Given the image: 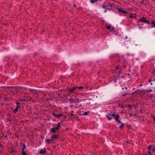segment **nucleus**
I'll return each instance as SVG.
<instances>
[{"instance_id": "1", "label": "nucleus", "mask_w": 155, "mask_h": 155, "mask_svg": "<svg viewBox=\"0 0 155 155\" xmlns=\"http://www.w3.org/2000/svg\"><path fill=\"white\" fill-rule=\"evenodd\" d=\"M111 117H114L116 121L119 124L121 123V121L119 120L120 117L118 115H116L114 113L112 114L111 115Z\"/></svg>"}, {"instance_id": "2", "label": "nucleus", "mask_w": 155, "mask_h": 155, "mask_svg": "<svg viewBox=\"0 0 155 155\" xmlns=\"http://www.w3.org/2000/svg\"><path fill=\"white\" fill-rule=\"evenodd\" d=\"M18 90V88L16 87H10L9 88V90L13 92L14 94H16Z\"/></svg>"}, {"instance_id": "3", "label": "nucleus", "mask_w": 155, "mask_h": 155, "mask_svg": "<svg viewBox=\"0 0 155 155\" xmlns=\"http://www.w3.org/2000/svg\"><path fill=\"white\" fill-rule=\"evenodd\" d=\"M146 18L144 17H142L141 18H140L139 19V20L142 22L144 23H147L148 24H150V22L149 21H147L146 20Z\"/></svg>"}, {"instance_id": "4", "label": "nucleus", "mask_w": 155, "mask_h": 155, "mask_svg": "<svg viewBox=\"0 0 155 155\" xmlns=\"http://www.w3.org/2000/svg\"><path fill=\"white\" fill-rule=\"evenodd\" d=\"M78 88V87L76 86L75 87H73L71 88H69L68 89L69 92L73 93L74 92V91Z\"/></svg>"}, {"instance_id": "5", "label": "nucleus", "mask_w": 155, "mask_h": 155, "mask_svg": "<svg viewBox=\"0 0 155 155\" xmlns=\"http://www.w3.org/2000/svg\"><path fill=\"white\" fill-rule=\"evenodd\" d=\"M52 114L54 115L55 117L57 118H59L63 116V114H56L54 113H52Z\"/></svg>"}, {"instance_id": "6", "label": "nucleus", "mask_w": 155, "mask_h": 155, "mask_svg": "<svg viewBox=\"0 0 155 155\" xmlns=\"http://www.w3.org/2000/svg\"><path fill=\"white\" fill-rule=\"evenodd\" d=\"M118 11L119 12H120L121 13H123L124 14H126L127 13V12L125 11V10H123V8H119L117 9Z\"/></svg>"}, {"instance_id": "7", "label": "nucleus", "mask_w": 155, "mask_h": 155, "mask_svg": "<svg viewBox=\"0 0 155 155\" xmlns=\"http://www.w3.org/2000/svg\"><path fill=\"white\" fill-rule=\"evenodd\" d=\"M58 138V136L56 135H52L51 137V141H54L56 139H57Z\"/></svg>"}, {"instance_id": "8", "label": "nucleus", "mask_w": 155, "mask_h": 155, "mask_svg": "<svg viewBox=\"0 0 155 155\" xmlns=\"http://www.w3.org/2000/svg\"><path fill=\"white\" fill-rule=\"evenodd\" d=\"M51 131L50 132V134L55 133L56 132V130L55 129L54 127H53L50 129Z\"/></svg>"}, {"instance_id": "9", "label": "nucleus", "mask_w": 155, "mask_h": 155, "mask_svg": "<svg viewBox=\"0 0 155 155\" xmlns=\"http://www.w3.org/2000/svg\"><path fill=\"white\" fill-rule=\"evenodd\" d=\"M20 108V106H17L15 109L13 110V112L16 113L18 110V109Z\"/></svg>"}, {"instance_id": "10", "label": "nucleus", "mask_w": 155, "mask_h": 155, "mask_svg": "<svg viewBox=\"0 0 155 155\" xmlns=\"http://www.w3.org/2000/svg\"><path fill=\"white\" fill-rule=\"evenodd\" d=\"M68 100L70 102H71V103L76 102V100L71 98L68 99Z\"/></svg>"}, {"instance_id": "11", "label": "nucleus", "mask_w": 155, "mask_h": 155, "mask_svg": "<svg viewBox=\"0 0 155 155\" xmlns=\"http://www.w3.org/2000/svg\"><path fill=\"white\" fill-rule=\"evenodd\" d=\"M106 117L109 120H111L112 117L111 116L110 114H108L106 115Z\"/></svg>"}, {"instance_id": "12", "label": "nucleus", "mask_w": 155, "mask_h": 155, "mask_svg": "<svg viewBox=\"0 0 155 155\" xmlns=\"http://www.w3.org/2000/svg\"><path fill=\"white\" fill-rule=\"evenodd\" d=\"M46 152V151L45 149H42L40 151L39 153L40 154H43L44 153Z\"/></svg>"}, {"instance_id": "13", "label": "nucleus", "mask_w": 155, "mask_h": 155, "mask_svg": "<svg viewBox=\"0 0 155 155\" xmlns=\"http://www.w3.org/2000/svg\"><path fill=\"white\" fill-rule=\"evenodd\" d=\"M61 123H58L57 127H54L55 129H56V130H58L61 127Z\"/></svg>"}, {"instance_id": "14", "label": "nucleus", "mask_w": 155, "mask_h": 155, "mask_svg": "<svg viewBox=\"0 0 155 155\" xmlns=\"http://www.w3.org/2000/svg\"><path fill=\"white\" fill-rule=\"evenodd\" d=\"M135 93H139L140 94H141L142 93V90H138L137 91H136Z\"/></svg>"}, {"instance_id": "15", "label": "nucleus", "mask_w": 155, "mask_h": 155, "mask_svg": "<svg viewBox=\"0 0 155 155\" xmlns=\"http://www.w3.org/2000/svg\"><path fill=\"white\" fill-rule=\"evenodd\" d=\"M51 141H51V139H47L46 140L45 142H47L49 144L50 143H51Z\"/></svg>"}, {"instance_id": "16", "label": "nucleus", "mask_w": 155, "mask_h": 155, "mask_svg": "<svg viewBox=\"0 0 155 155\" xmlns=\"http://www.w3.org/2000/svg\"><path fill=\"white\" fill-rule=\"evenodd\" d=\"M22 150L24 151V150L26 148V146L25 144H24L22 145Z\"/></svg>"}, {"instance_id": "17", "label": "nucleus", "mask_w": 155, "mask_h": 155, "mask_svg": "<svg viewBox=\"0 0 155 155\" xmlns=\"http://www.w3.org/2000/svg\"><path fill=\"white\" fill-rule=\"evenodd\" d=\"M148 91V90L147 89L146 90L143 89L142 90V93H146Z\"/></svg>"}, {"instance_id": "18", "label": "nucleus", "mask_w": 155, "mask_h": 155, "mask_svg": "<svg viewBox=\"0 0 155 155\" xmlns=\"http://www.w3.org/2000/svg\"><path fill=\"white\" fill-rule=\"evenodd\" d=\"M89 113V112H85L82 114V115L84 116H85L87 115V114Z\"/></svg>"}, {"instance_id": "19", "label": "nucleus", "mask_w": 155, "mask_h": 155, "mask_svg": "<svg viewBox=\"0 0 155 155\" xmlns=\"http://www.w3.org/2000/svg\"><path fill=\"white\" fill-rule=\"evenodd\" d=\"M136 16L135 15H130L129 16V18H132L133 19H134L135 18H136Z\"/></svg>"}, {"instance_id": "20", "label": "nucleus", "mask_w": 155, "mask_h": 155, "mask_svg": "<svg viewBox=\"0 0 155 155\" xmlns=\"http://www.w3.org/2000/svg\"><path fill=\"white\" fill-rule=\"evenodd\" d=\"M22 154L23 155H27V154L26 153V152L23 150L22 151Z\"/></svg>"}, {"instance_id": "21", "label": "nucleus", "mask_w": 155, "mask_h": 155, "mask_svg": "<svg viewBox=\"0 0 155 155\" xmlns=\"http://www.w3.org/2000/svg\"><path fill=\"white\" fill-rule=\"evenodd\" d=\"M97 0H91V2L92 3H94L96 1H97Z\"/></svg>"}, {"instance_id": "22", "label": "nucleus", "mask_w": 155, "mask_h": 155, "mask_svg": "<svg viewBox=\"0 0 155 155\" xmlns=\"http://www.w3.org/2000/svg\"><path fill=\"white\" fill-rule=\"evenodd\" d=\"M151 24H153V27H155V22L153 21L151 22Z\"/></svg>"}, {"instance_id": "23", "label": "nucleus", "mask_w": 155, "mask_h": 155, "mask_svg": "<svg viewBox=\"0 0 155 155\" xmlns=\"http://www.w3.org/2000/svg\"><path fill=\"white\" fill-rule=\"evenodd\" d=\"M124 124L123 123H122L121 124V125H120V127L119 128L120 129H121V128H122L124 127Z\"/></svg>"}, {"instance_id": "24", "label": "nucleus", "mask_w": 155, "mask_h": 155, "mask_svg": "<svg viewBox=\"0 0 155 155\" xmlns=\"http://www.w3.org/2000/svg\"><path fill=\"white\" fill-rule=\"evenodd\" d=\"M111 28V26H108L107 27V29H110V28Z\"/></svg>"}, {"instance_id": "25", "label": "nucleus", "mask_w": 155, "mask_h": 155, "mask_svg": "<svg viewBox=\"0 0 155 155\" xmlns=\"http://www.w3.org/2000/svg\"><path fill=\"white\" fill-rule=\"evenodd\" d=\"M128 107L129 108H132V106L130 105H128Z\"/></svg>"}, {"instance_id": "26", "label": "nucleus", "mask_w": 155, "mask_h": 155, "mask_svg": "<svg viewBox=\"0 0 155 155\" xmlns=\"http://www.w3.org/2000/svg\"><path fill=\"white\" fill-rule=\"evenodd\" d=\"M128 93L127 92H126L125 93H124V94H123V95L124 96L125 95H127V94H128Z\"/></svg>"}, {"instance_id": "27", "label": "nucleus", "mask_w": 155, "mask_h": 155, "mask_svg": "<svg viewBox=\"0 0 155 155\" xmlns=\"http://www.w3.org/2000/svg\"><path fill=\"white\" fill-rule=\"evenodd\" d=\"M83 88V87L82 86H79L78 87V88L79 89H81Z\"/></svg>"}, {"instance_id": "28", "label": "nucleus", "mask_w": 155, "mask_h": 155, "mask_svg": "<svg viewBox=\"0 0 155 155\" xmlns=\"http://www.w3.org/2000/svg\"><path fill=\"white\" fill-rule=\"evenodd\" d=\"M117 78H115L114 79V82H116V80H118V79H117Z\"/></svg>"}, {"instance_id": "29", "label": "nucleus", "mask_w": 155, "mask_h": 155, "mask_svg": "<svg viewBox=\"0 0 155 155\" xmlns=\"http://www.w3.org/2000/svg\"><path fill=\"white\" fill-rule=\"evenodd\" d=\"M102 8H106V5H103L102 6Z\"/></svg>"}, {"instance_id": "30", "label": "nucleus", "mask_w": 155, "mask_h": 155, "mask_svg": "<svg viewBox=\"0 0 155 155\" xmlns=\"http://www.w3.org/2000/svg\"><path fill=\"white\" fill-rule=\"evenodd\" d=\"M2 145H0V150H2Z\"/></svg>"}, {"instance_id": "31", "label": "nucleus", "mask_w": 155, "mask_h": 155, "mask_svg": "<svg viewBox=\"0 0 155 155\" xmlns=\"http://www.w3.org/2000/svg\"><path fill=\"white\" fill-rule=\"evenodd\" d=\"M152 146L151 145H150L149 146V147L148 148V149H151V148L152 147Z\"/></svg>"}, {"instance_id": "32", "label": "nucleus", "mask_w": 155, "mask_h": 155, "mask_svg": "<svg viewBox=\"0 0 155 155\" xmlns=\"http://www.w3.org/2000/svg\"><path fill=\"white\" fill-rule=\"evenodd\" d=\"M16 103L17 105V106H18V105L20 104V103L19 102H16Z\"/></svg>"}, {"instance_id": "33", "label": "nucleus", "mask_w": 155, "mask_h": 155, "mask_svg": "<svg viewBox=\"0 0 155 155\" xmlns=\"http://www.w3.org/2000/svg\"><path fill=\"white\" fill-rule=\"evenodd\" d=\"M153 74L155 75V69H154V71L153 72Z\"/></svg>"}, {"instance_id": "34", "label": "nucleus", "mask_w": 155, "mask_h": 155, "mask_svg": "<svg viewBox=\"0 0 155 155\" xmlns=\"http://www.w3.org/2000/svg\"><path fill=\"white\" fill-rule=\"evenodd\" d=\"M114 30V28H111L110 29V30L111 31H112L113 30Z\"/></svg>"}, {"instance_id": "35", "label": "nucleus", "mask_w": 155, "mask_h": 155, "mask_svg": "<svg viewBox=\"0 0 155 155\" xmlns=\"http://www.w3.org/2000/svg\"><path fill=\"white\" fill-rule=\"evenodd\" d=\"M152 150L153 151L155 152V147H154V149Z\"/></svg>"}, {"instance_id": "36", "label": "nucleus", "mask_w": 155, "mask_h": 155, "mask_svg": "<svg viewBox=\"0 0 155 155\" xmlns=\"http://www.w3.org/2000/svg\"><path fill=\"white\" fill-rule=\"evenodd\" d=\"M8 99V98L7 97H5V101H6Z\"/></svg>"}, {"instance_id": "37", "label": "nucleus", "mask_w": 155, "mask_h": 155, "mask_svg": "<svg viewBox=\"0 0 155 155\" xmlns=\"http://www.w3.org/2000/svg\"><path fill=\"white\" fill-rule=\"evenodd\" d=\"M152 91V90L151 89H150V90H148V91H149V92H150Z\"/></svg>"}, {"instance_id": "38", "label": "nucleus", "mask_w": 155, "mask_h": 155, "mask_svg": "<svg viewBox=\"0 0 155 155\" xmlns=\"http://www.w3.org/2000/svg\"><path fill=\"white\" fill-rule=\"evenodd\" d=\"M76 100H77V101L78 102V103H79V99H77V98H76Z\"/></svg>"}, {"instance_id": "39", "label": "nucleus", "mask_w": 155, "mask_h": 155, "mask_svg": "<svg viewBox=\"0 0 155 155\" xmlns=\"http://www.w3.org/2000/svg\"><path fill=\"white\" fill-rule=\"evenodd\" d=\"M123 67H124V68H126V66L125 65H124L123 66Z\"/></svg>"}, {"instance_id": "40", "label": "nucleus", "mask_w": 155, "mask_h": 155, "mask_svg": "<svg viewBox=\"0 0 155 155\" xmlns=\"http://www.w3.org/2000/svg\"><path fill=\"white\" fill-rule=\"evenodd\" d=\"M107 9H106L104 11V12H107Z\"/></svg>"}, {"instance_id": "41", "label": "nucleus", "mask_w": 155, "mask_h": 155, "mask_svg": "<svg viewBox=\"0 0 155 155\" xmlns=\"http://www.w3.org/2000/svg\"><path fill=\"white\" fill-rule=\"evenodd\" d=\"M152 81H155V78H153V80H152Z\"/></svg>"}, {"instance_id": "42", "label": "nucleus", "mask_w": 155, "mask_h": 155, "mask_svg": "<svg viewBox=\"0 0 155 155\" xmlns=\"http://www.w3.org/2000/svg\"><path fill=\"white\" fill-rule=\"evenodd\" d=\"M153 120L155 121V117L153 118Z\"/></svg>"}, {"instance_id": "43", "label": "nucleus", "mask_w": 155, "mask_h": 155, "mask_svg": "<svg viewBox=\"0 0 155 155\" xmlns=\"http://www.w3.org/2000/svg\"><path fill=\"white\" fill-rule=\"evenodd\" d=\"M125 38L126 39H127V36H126Z\"/></svg>"}, {"instance_id": "44", "label": "nucleus", "mask_w": 155, "mask_h": 155, "mask_svg": "<svg viewBox=\"0 0 155 155\" xmlns=\"http://www.w3.org/2000/svg\"><path fill=\"white\" fill-rule=\"evenodd\" d=\"M151 80H149V82H150L151 81Z\"/></svg>"}, {"instance_id": "45", "label": "nucleus", "mask_w": 155, "mask_h": 155, "mask_svg": "<svg viewBox=\"0 0 155 155\" xmlns=\"http://www.w3.org/2000/svg\"><path fill=\"white\" fill-rule=\"evenodd\" d=\"M124 88L126 89H127V87H125Z\"/></svg>"}, {"instance_id": "46", "label": "nucleus", "mask_w": 155, "mask_h": 155, "mask_svg": "<svg viewBox=\"0 0 155 155\" xmlns=\"http://www.w3.org/2000/svg\"><path fill=\"white\" fill-rule=\"evenodd\" d=\"M149 153L150 154H151V152H149Z\"/></svg>"}, {"instance_id": "47", "label": "nucleus", "mask_w": 155, "mask_h": 155, "mask_svg": "<svg viewBox=\"0 0 155 155\" xmlns=\"http://www.w3.org/2000/svg\"><path fill=\"white\" fill-rule=\"evenodd\" d=\"M148 153L147 154H144V155H148Z\"/></svg>"}, {"instance_id": "48", "label": "nucleus", "mask_w": 155, "mask_h": 155, "mask_svg": "<svg viewBox=\"0 0 155 155\" xmlns=\"http://www.w3.org/2000/svg\"><path fill=\"white\" fill-rule=\"evenodd\" d=\"M73 6H74V7H76V6H75L74 5H73Z\"/></svg>"}, {"instance_id": "49", "label": "nucleus", "mask_w": 155, "mask_h": 155, "mask_svg": "<svg viewBox=\"0 0 155 155\" xmlns=\"http://www.w3.org/2000/svg\"><path fill=\"white\" fill-rule=\"evenodd\" d=\"M140 86H142V84H140Z\"/></svg>"}, {"instance_id": "50", "label": "nucleus", "mask_w": 155, "mask_h": 155, "mask_svg": "<svg viewBox=\"0 0 155 155\" xmlns=\"http://www.w3.org/2000/svg\"><path fill=\"white\" fill-rule=\"evenodd\" d=\"M111 5H112V4H111V5H110L109 6L111 7Z\"/></svg>"}, {"instance_id": "51", "label": "nucleus", "mask_w": 155, "mask_h": 155, "mask_svg": "<svg viewBox=\"0 0 155 155\" xmlns=\"http://www.w3.org/2000/svg\"><path fill=\"white\" fill-rule=\"evenodd\" d=\"M111 5H112V4H111V5H110L109 6L111 7Z\"/></svg>"}, {"instance_id": "52", "label": "nucleus", "mask_w": 155, "mask_h": 155, "mask_svg": "<svg viewBox=\"0 0 155 155\" xmlns=\"http://www.w3.org/2000/svg\"><path fill=\"white\" fill-rule=\"evenodd\" d=\"M124 87H122V89H124Z\"/></svg>"}, {"instance_id": "53", "label": "nucleus", "mask_w": 155, "mask_h": 155, "mask_svg": "<svg viewBox=\"0 0 155 155\" xmlns=\"http://www.w3.org/2000/svg\"><path fill=\"white\" fill-rule=\"evenodd\" d=\"M73 115V114H71V115Z\"/></svg>"}, {"instance_id": "54", "label": "nucleus", "mask_w": 155, "mask_h": 155, "mask_svg": "<svg viewBox=\"0 0 155 155\" xmlns=\"http://www.w3.org/2000/svg\"><path fill=\"white\" fill-rule=\"evenodd\" d=\"M151 84L152 85V83H151Z\"/></svg>"}, {"instance_id": "55", "label": "nucleus", "mask_w": 155, "mask_h": 155, "mask_svg": "<svg viewBox=\"0 0 155 155\" xmlns=\"http://www.w3.org/2000/svg\"><path fill=\"white\" fill-rule=\"evenodd\" d=\"M150 155H152L151 154H150Z\"/></svg>"}]
</instances>
